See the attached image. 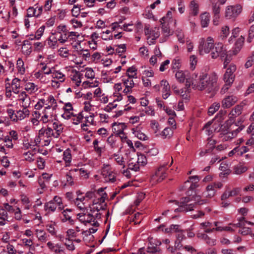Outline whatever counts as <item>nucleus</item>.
Listing matches in <instances>:
<instances>
[{"mask_svg": "<svg viewBox=\"0 0 254 254\" xmlns=\"http://www.w3.org/2000/svg\"><path fill=\"white\" fill-rule=\"evenodd\" d=\"M39 136H40V138L42 136L47 137V139L45 140V145H49L52 140V138H55L54 131H53V130H52L48 125L47 128H42L39 130Z\"/></svg>", "mask_w": 254, "mask_h": 254, "instance_id": "nucleus-12", "label": "nucleus"}, {"mask_svg": "<svg viewBox=\"0 0 254 254\" xmlns=\"http://www.w3.org/2000/svg\"><path fill=\"white\" fill-rule=\"evenodd\" d=\"M63 159L65 161V166H68L72 159L71 150L69 149H67L64 152Z\"/></svg>", "mask_w": 254, "mask_h": 254, "instance_id": "nucleus-40", "label": "nucleus"}, {"mask_svg": "<svg viewBox=\"0 0 254 254\" xmlns=\"http://www.w3.org/2000/svg\"><path fill=\"white\" fill-rule=\"evenodd\" d=\"M48 127L53 130L55 134V138H59L63 131V125L59 121L54 119V121L48 124Z\"/></svg>", "mask_w": 254, "mask_h": 254, "instance_id": "nucleus-10", "label": "nucleus"}, {"mask_svg": "<svg viewBox=\"0 0 254 254\" xmlns=\"http://www.w3.org/2000/svg\"><path fill=\"white\" fill-rule=\"evenodd\" d=\"M234 79V74H229L225 72L224 75V80L225 82V84L222 88V90H224V91L228 90L230 86L233 83Z\"/></svg>", "mask_w": 254, "mask_h": 254, "instance_id": "nucleus-27", "label": "nucleus"}, {"mask_svg": "<svg viewBox=\"0 0 254 254\" xmlns=\"http://www.w3.org/2000/svg\"><path fill=\"white\" fill-rule=\"evenodd\" d=\"M98 227H93L90 228L87 230L83 231L81 233L83 240L85 242H89L93 241L94 237L92 234L97 231Z\"/></svg>", "mask_w": 254, "mask_h": 254, "instance_id": "nucleus-18", "label": "nucleus"}, {"mask_svg": "<svg viewBox=\"0 0 254 254\" xmlns=\"http://www.w3.org/2000/svg\"><path fill=\"white\" fill-rule=\"evenodd\" d=\"M237 101L238 98L236 96H228L222 101V107L224 108H229L234 105Z\"/></svg>", "mask_w": 254, "mask_h": 254, "instance_id": "nucleus-20", "label": "nucleus"}, {"mask_svg": "<svg viewBox=\"0 0 254 254\" xmlns=\"http://www.w3.org/2000/svg\"><path fill=\"white\" fill-rule=\"evenodd\" d=\"M166 169L165 165L160 166L154 174L152 175V180L157 182H161L166 177Z\"/></svg>", "mask_w": 254, "mask_h": 254, "instance_id": "nucleus-15", "label": "nucleus"}, {"mask_svg": "<svg viewBox=\"0 0 254 254\" xmlns=\"http://www.w3.org/2000/svg\"><path fill=\"white\" fill-rule=\"evenodd\" d=\"M70 212V210L66 209L64 210L62 212L63 216L61 217V219L63 222H65L68 221L69 223L71 225L74 224V221L71 219V216L69 215V213Z\"/></svg>", "mask_w": 254, "mask_h": 254, "instance_id": "nucleus-34", "label": "nucleus"}, {"mask_svg": "<svg viewBox=\"0 0 254 254\" xmlns=\"http://www.w3.org/2000/svg\"><path fill=\"white\" fill-rule=\"evenodd\" d=\"M132 133L135 136L138 138L140 140H146L147 139V136L144 133L141 132L138 127H133L131 129Z\"/></svg>", "mask_w": 254, "mask_h": 254, "instance_id": "nucleus-37", "label": "nucleus"}, {"mask_svg": "<svg viewBox=\"0 0 254 254\" xmlns=\"http://www.w3.org/2000/svg\"><path fill=\"white\" fill-rule=\"evenodd\" d=\"M150 126L156 136H159L161 132L160 131V127L159 123L154 120L151 121Z\"/></svg>", "mask_w": 254, "mask_h": 254, "instance_id": "nucleus-47", "label": "nucleus"}, {"mask_svg": "<svg viewBox=\"0 0 254 254\" xmlns=\"http://www.w3.org/2000/svg\"><path fill=\"white\" fill-rule=\"evenodd\" d=\"M126 74L127 77L130 78H137V69L134 66H132L128 68L126 71Z\"/></svg>", "mask_w": 254, "mask_h": 254, "instance_id": "nucleus-43", "label": "nucleus"}, {"mask_svg": "<svg viewBox=\"0 0 254 254\" xmlns=\"http://www.w3.org/2000/svg\"><path fill=\"white\" fill-rule=\"evenodd\" d=\"M52 77L54 79H59L60 82H62L65 79V75L62 72L59 70H56L54 69L52 74Z\"/></svg>", "mask_w": 254, "mask_h": 254, "instance_id": "nucleus-46", "label": "nucleus"}, {"mask_svg": "<svg viewBox=\"0 0 254 254\" xmlns=\"http://www.w3.org/2000/svg\"><path fill=\"white\" fill-rule=\"evenodd\" d=\"M105 197L101 196L98 197L97 199H94L92 201V204L90 202V206L89 207L90 211L94 214L99 213L100 214V218L102 214V211H104L106 207V204L104 203Z\"/></svg>", "mask_w": 254, "mask_h": 254, "instance_id": "nucleus-5", "label": "nucleus"}, {"mask_svg": "<svg viewBox=\"0 0 254 254\" xmlns=\"http://www.w3.org/2000/svg\"><path fill=\"white\" fill-rule=\"evenodd\" d=\"M175 77L180 83H183L186 80V83L190 81L192 84L193 79L196 78L197 76L195 74H191L188 70H179L176 73Z\"/></svg>", "mask_w": 254, "mask_h": 254, "instance_id": "nucleus-7", "label": "nucleus"}, {"mask_svg": "<svg viewBox=\"0 0 254 254\" xmlns=\"http://www.w3.org/2000/svg\"><path fill=\"white\" fill-rule=\"evenodd\" d=\"M173 134V131L170 127H166L160 133L159 136L163 138H170Z\"/></svg>", "mask_w": 254, "mask_h": 254, "instance_id": "nucleus-42", "label": "nucleus"}, {"mask_svg": "<svg viewBox=\"0 0 254 254\" xmlns=\"http://www.w3.org/2000/svg\"><path fill=\"white\" fill-rule=\"evenodd\" d=\"M122 81L126 87L132 88L134 86V83L132 78L124 77L123 78Z\"/></svg>", "mask_w": 254, "mask_h": 254, "instance_id": "nucleus-58", "label": "nucleus"}, {"mask_svg": "<svg viewBox=\"0 0 254 254\" xmlns=\"http://www.w3.org/2000/svg\"><path fill=\"white\" fill-rule=\"evenodd\" d=\"M17 100L20 105L22 107L27 109L30 107L31 103V98L26 91H21L18 94Z\"/></svg>", "mask_w": 254, "mask_h": 254, "instance_id": "nucleus-11", "label": "nucleus"}, {"mask_svg": "<svg viewBox=\"0 0 254 254\" xmlns=\"http://www.w3.org/2000/svg\"><path fill=\"white\" fill-rule=\"evenodd\" d=\"M58 42H59V40L56 36L55 34L54 33H52V35L49 36L47 40L48 46L50 48L55 49L58 47Z\"/></svg>", "mask_w": 254, "mask_h": 254, "instance_id": "nucleus-29", "label": "nucleus"}, {"mask_svg": "<svg viewBox=\"0 0 254 254\" xmlns=\"http://www.w3.org/2000/svg\"><path fill=\"white\" fill-rule=\"evenodd\" d=\"M21 80L18 78H14L11 83H9V88L12 90L13 93L15 94H19L20 89L21 88Z\"/></svg>", "mask_w": 254, "mask_h": 254, "instance_id": "nucleus-23", "label": "nucleus"}, {"mask_svg": "<svg viewBox=\"0 0 254 254\" xmlns=\"http://www.w3.org/2000/svg\"><path fill=\"white\" fill-rule=\"evenodd\" d=\"M190 14L195 16L199 12V5L197 2L194 0H191L190 4Z\"/></svg>", "mask_w": 254, "mask_h": 254, "instance_id": "nucleus-36", "label": "nucleus"}, {"mask_svg": "<svg viewBox=\"0 0 254 254\" xmlns=\"http://www.w3.org/2000/svg\"><path fill=\"white\" fill-rule=\"evenodd\" d=\"M39 89L37 84L33 82H28L24 84V91L28 94H35Z\"/></svg>", "mask_w": 254, "mask_h": 254, "instance_id": "nucleus-25", "label": "nucleus"}, {"mask_svg": "<svg viewBox=\"0 0 254 254\" xmlns=\"http://www.w3.org/2000/svg\"><path fill=\"white\" fill-rule=\"evenodd\" d=\"M221 175H228L230 173L229 165L225 162H222L219 167Z\"/></svg>", "mask_w": 254, "mask_h": 254, "instance_id": "nucleus-50", "label": "nucleus"}, {"mask_svg": "<svg viewBox=\"0 0 254 254\" xmlns=\"http://www.w3.org/2000/svg\"><path fill=\"white\" fill-rule=\"evenodd\" d=\"M197 186V184L191 182L189 187V190L187 192V194L190 195L189 196L182 198L180 202L176 200L169 201L170 203L174 202L176 205L179 206L178 208L175 209V212L191 211L193 209L195 204L201 205L206 202L205 199H201L199 195H192L193 190Z\"/></svg>", "mask_w": 254, "mask_h": 254, "instance_id": "nucleus-1", "label": "nucleus"}, {"mask_svg": "<svg viewBox=\"0 0 254 254\" xmlns=\"http://www.w3.org/2000/svg\"><path fill=\"white\" fill-rule=\"evenodd\" d=\"M41 141L40 136L37 135L34 139L29 140H24L23 141V146L26 149L32 148L33 147L38 146Z\"/></svg>", "mask_w": 254, "mask_h": 254, "instance_id": "nucleus-22", "label": "nucleus"}, {"mask_svg": "<svg viewBox=\"0 0 254 254\" xmlns=\"http://www.w3.org/2000/svg\"><path fill=\"white\" fill-rule=\"evenodd\" d=\"M201 27H207L210 22V16L209 13L205 12L200 15Z\"/></svg>", "mask_w": 254, "mask_h": 254, "instance_id": "nucleus-31", "label": "nucleus"}, {"mask_svg": "<svg viewBox=\"0 0 254 254\" xmlns=\"http://www.w3.org/2000/svg\"><path fill=\"white\" fill-rule=\"evenodd\" d=\"M58 207V209L62 210L64 209L62 198L58 196H55L53 199L51 200Z\"/></svg>", "mask_w": 254, "mask_h": 254, "instance_id": "nucleus-61", "label": "nucleus"}, {"mask_svg": "<svg viewBox=\"0 0 254 254\" xmlns=\"http://www.w3.org/2000/svg\"><path fill=\"white\" fill-rule=\"evenodd\" d=\"M243 106L237 105L235 108L232 109L230 113V115H231L232 117H236L241 114Z\"/></svg>", "mask_w": 254, "mask_h": 254, "instance_id": "nucleus-54", "label": "nucleus"}, {"mask_svg": "<svg viewBox=\"0 0 254 254\" xmlns=\"http://www.w3.org/2000/svg\"><path fill=\"white\" fill-rule=\"evenodd\" d=\"M111 158L114 159L117 163L123 166V168L125 167V161L124 157L119 153H114L111 156Z\"/></svg>", "mask_w": 254, "mask_h": 254, "instance_id": "nucleus-39", "label": "nucleus"}, {"mask_svg": "<svg viewBox=\"0 0 254 254\" xmlns=\"http://www.w3.org/2000/svg\"><path fill=\"white\" fill-rule=\"evenodd\" d=\"M35 153L29 151L23 154L24 160L29 162H32L35 160Z\"/></svg>", "mask_w": 254, "mask_h": 254, "instance_id": "nucleus-53", "label": "nucleus"}, {"mask_svg": "<svg viewBox=\"0 0 254 254\" xmlns=\"http://www.w3.org/2000/svg\"><path fill=\"white\" fill-rule=\"evenodd\" d=\"M101 175L106 182L113 183L116 181V174L109 165H103Z\"/></svg>", "mask_w": 254, "mask_h": 254, "instance_id": "nucleus-6", "label": "nucleus"}, {"mask_svg": "<svg viewBox=\"0 0 254 254\" xmlns=\"http://www.w3.org/2000/svg\"><path fill=\"white\" fill-rule=\"evenodd\" d=\"M44 115L41 117L40 121H42L43 123H48L49 124L50 122L54 121L53 117L51 115V112H44Z\"/></svg>", "mask_w": 254, "mask_h": 254, "instance_id": "nucleus-45", "label": "nucleus"}, {"mask_svg": "<svg viewBox=\"0 0 254 254\" xmlns=\"http://www.w3.org/2000/svg\"><path fill=\"white\" fill-rule=\"evenodd\" d=\"M47 246L50 252L53 254H65L64 248L60 244L48 242Z\"/></svg>", "mask_w": 254, "mask_h": 254, "instance_id": "nucleus-16", "label": "nucleus"}, {"mask_svg": "<svg viewBox=\"0 0 254 254\" xmlns=\"http://www.w3.org/2000/svg\"><path fill=\"white\" fill-rule=\"evenodd\" d=\"M220 108V104L218 103H214L208 109V114L209 116L213 115Z\"/></svg>", "mask_w": 254, "mask_h": 254, "instance_id": "nucleus-57", "label": "nucleus"}, {"mask_svg": "<svg viewBox=\"0 0 254 254\" xmlns=\"http://www.w3.org/2000/svg\"><path fill=\"white\" fill-rule=\"evenodd\" d=\"M214 40L211 37H208L205 40L201 38L199 40L198 52L200 55H203L209 53L214 45Z\"/></svg>", "mask_w": 254, "mask_h": 254, "instance_id": "nucleus-4", "label": "nucleus"}, {"mask_svg": "<svg viewBox=\"0 0 254 254\" xmlns=\"http://www.w3.org/2000/svg\"><path fill=\"white\" fill-rule=\"evenodd\" d=\"M112 127L114 130V133L118 134L124 131L127 127V126L124 123H114L112 124Z\"/></svg>", "mask_w": 254, "mask_h": 254, "instance_id": "nucleus-32", "label": "nucleus"}, {"mask_svg": "<svg viewBox=\"0 0 254 254\" xmlns=\"http://www.w3.org/2000/svg\"><path fill=\"white\" fill-rule=\"evenodd\" d=\"M172 19V12L169 10L167 12L166 15L163 17L160 20L161 24L165 23L166 22H170Z\"/></svg>", "mask_w": 254, "mask_h": 254, "instance_id": "nucleus-62", "label": "nucleus"}, {"mask_svg": "<svg viewBox=\"0 0 254 254\" xmlns=\"http://www.w3.org/2000/svg\"><path fill=\"white\" fill-rule=\"evenodd\" d=\"M216 190L214 188L213 186L211 184L207 186L206 189V190L204 191L202 195L204 197L211 198L214 196L215 194Z\"/></svg>", "mask_w": 254, "mask_h": 254, "instance_id": "nucleus-35", "label": "nucleus"}, {"mask_svg": "<svg viewBox=\"0 0 254 254\" xmlns=\"http://www.w3.org/2000/svg\"><path fill=\"white\" fill-rule=\"evenodd\" d=\"M237 220L238 222L236 224H231L230 223L229 225H232L236 227H242L243 226H245L246 223L248 224L249 225H254V223L251 222L246 221L244 217L242 216L238 218Z\"/></svg>", "mask_w": 254, "mask_h": 254, "instance_id": "nucleus-38", "label": "nucleus"}, {"mask_svg": "<svg viewBox=\"0 0 254 254\" xmlns=\"http://www.w3.org/2000/svg\"><path fill=\"white\" fill-rule=\"evenodd\" d=\"M160 87L162 93V97L164 99H167L171 95L170 86L169 82L166 80L160 81Z\"/></svg>", "mask_w": 254, "mask_h": 254, "instance_id": "nucleus-19", "label": "nucleus"}, {"mask_svg": "<svg viewBox=\"0 0 254 254\" xmlns=\"http://www.w3.org/2000/svg\"><path fill=\"white\" fill-rule=\"evenodd\" d=\"M243 41L239 39L235 43V47L233 48V53L234 55H237L241 50L243 46Z\"/></svg>", "mask_w": 254, "mask_h": 254, "instance_id": "nucleus-60", "label": "nucleus"}, {"mask_svg": "<svg viewBox=\"0 0 254 254\" xmlns=\"http://www.w3.org/2000/svg\"><path fill=\"white\" fill-rule=\"evenodd\" d=\"M212 124V121H209L203 127V130L204 131L205 134L211 137L216 129V127Z\"/></svg>", "mask_w": 254, "mask_h": 254, "instance_id": "nucleus-28", "label": "nucleus"}, {"mask_svg": "<svg viewBox=\"0 0 254 254\" xmlns=\"http://www.w3.org/2000/svg\"><path fill=\"white\" fill-rule=\"evenodd\" d=\"M97 193H96V191H89L86 193L85 195L83 197H85L86 198V200H88V202H90V203L92 202L91 199L93 198H97L99 197L97 195Z\"/></svg>", "mask_w": 254, "mask_h": 254, "instance_id": "nucleus-59", "label": "nucleus"}, {"mask_svg": "<svg viewBox=\"0 0 254 254\" xmlns=\"http://www.w3.org/2000/svg\"><path fill=\"white\" fill-rule=\"evenodd\" d=\"M79 221L85 225H91L93 227H99V223L98 221L100 219V214L96 213L94 214L92 211H88V209L84 210L77 215Z\"/></svg>", "mask_w": 254, "mask_h": 254, "instance_id": "nucleus-3", "label": "nucleus"}, {"mask_svg": "<svg viewBox=\"0 0 254 254\" xmlns=\"http://www.w3.org/2000/svg\"><path fill=\"white\" fill-rule=\"evenodd\" d=\"M16 68L20 74L23 75L25 73V69L24 62L21 58H19L17 61Z\"/></svg>", "mask_w": 254, "mask_h": 254, "instance_id": "nucleus-49", "label": "nucleus"}, {"mask_svg": "<svg viewBox=\"0 0 254 254\" xmlns=\"http://www.w3.org/2000/svg\"><path fill=\"white\" fill-rule=\"evenodd\" d=\"M100 37L105 41H110L113 39L112 32L110 30H106L100 33Z\"/></svg>", "mask_w": 254, "mask_h": 254, "instance_id": "nucleus-44", "label": "nucleus"}, {"mask_svg": "<svg viewBox=\"0 0 254 254\" xmlns=\"http://www.w3.org/2000/svg\"><path fill=\"white\" fill-rule=\"evenodd\" d=\"M41 65H42V67L41 68V71L43 72L44 74L46 75L52 74L53 71L55 69L53 67H49L47 64H45L43 63H41Z\"/></svg>", "mask_w": 254, "mask_h": 254, "instance_id": "nucleus-55", "label": "nucleus"}, {"mask_svg": "<svg viewBox=\"0 0 254 254\" xmlns=\"http://www.w3.org/2000/svg\"><path fill=\"white\" fill-rule=\"evenodd\" d=\"M242 11V6L240 4L228 6L225 10V17L229 19H235Z\"/></svg>", "mask_w": 254, "mask_h": 254, "instance_id": "nucleus-8", "label": "nucleus"}, {"mask_svg": "<svg viewBox=\"0 0 254 254\" xmlns=\"http://www.w3.org/2000/svg\"><path fill=\"white\" fill-rule=\"evenodd\" d=\"M229 34V27L228 26H224L221 28L219 37L221 40L225 39Z\"/></svg>", "mask_w": 254, "mask_h": 254, "instance_id": "nucleus-51", "label": "nucleus"}, {"mask_svg": "<svg viewBox=\"0 0 254 254\" xmlns=\"http://www.w3.org/2000/svg\"><path fill=\"white\" fill-rule=\"evenodd\" d=\"M57 206L52 200L46 203L44 205V209L48 213L54 212L56 210Z\"/></svg>", "mask_w": 254, "mask_h": 254, "instance_id": "nucleus-41", "label": "nucleus"}, {"mask_svg": "<svg viewBox=\"0 0 254 254\" xmlns=\"http://www.w3.org/2000/svg\"><path fill=\"white\" fill-rule=\"evenodd\" d=\"M35 234L38 240L42 243H45L48 240L49 235L44 230L37 229Z\"/></svg>", "mask_w": 254, "mask_h": 254, "instance_id": "nucleus-33", "label": "nucleus"}, {"mask_svg": "<svg viewBox=\"0 0 254 254\" xmlns=\"http://www.w3.org/2000/svg\"><path fill=\"white\" fill-rule=\"evenodd\" d=\"M127 166L129 170L134 171L138 170L139 164L137 159V154L135 152L129 154Z\"/></svg>", "mask_w": 254, "mask_h": 254, "instance_id": "nucleus-14", "label": "nucleus"}, {"mask_svg": "<svg viewBox=\"0 0 254 254\" xmlns=\"http://www.w3.org/2000/svg\"><path fill=\"white\" fill-rule=\"evenodd\" d=\"M144 32L145 35L147 36V42L149 45L154 44L156 39L161 36L159 29L156 27L150 29L148 27L146 26L144 28Z\"/></svg>", "mask_w": 254, "mask_h": 254, "instance_id": "nucleus-9", "label": "nucleus"}, {"mask_svg": "<svg viewBox=\"0 0 254 254\" xmlns=\"http://www.w3.org/2000/svg\"><path fill=\"white\" fill-rule=\"evenodd\" d=\"M30 114V111L27 108H24L19 110L16 112V122L18 121H21L26 117H28Z\"/></svg>", "mask_w": 254, "mask_h": 254, "instance_id": "nucleus-30", "label": "nucleus"}, {"mask_svg": "<svg viewBox=\"0 0 254 254\" xmlns=\"http://www.w3.org/2000/svg\"><path fill=\"white\" fill-rule=\"evenodd\" d=\"M211 56L213 59H216L219 57H224L226 55V52L223 50V45L221 43H218L215 46L213 45L211 50Z\"/></svg>", "mask_w": 254, "mask_h": 254, "instance_id": "nucleus-17", "label": "nucleus"}, {"mask_svg": "<svg viewBox=\"0 0 254 254\" xmlns=\"http://www.w3.org/2000/svg\"><path fill=\"white\" fill-rule=\"evenodd\" d=\"M56 36L57 37L59 42L61 44H64L66 42L69 38V36H68V33H60L57 34V33H55Z\"/></svg>", "mask_w": 254, "mask_h": 254, "instance_id": "nucleus-52", "label": "nucleus"}, {"mask_svg": "<svg viewBox=\"0 0 254 254\" xmlns=\"http://www.w3.org/2000/svg\"><path fill=\"white\" fill-rule=\"evenodd\" d=\"M2 140L5 143L4 145L8 148H12L13 147V143L12 140L8 136L6 135L2 138Z\"/></svg>", "mask_w": 254, "mask_h": 254, "instance_id": "nucleus-64", "label": "nucleus"}, {"mask_svg": "<svg viewBox=\"0 0 254 254\" xmlns=\"http://www.w3.org/2000/svg\"><path fill=\"white\" fill-rule=\"evenodd\" d=\"M236 136V133L232 132V131H228L225 133H224L221 136V138L223 141H227L231 140L232 138Z\"/></svg>", "mask_w": 254, "mask_h": 254, "instance_id": "nucleus-56", "label": "nucleus"}, {"mask_svg": "<svg viewBox=\"0 0 254 254\" xmlns=\"http://www.w3.org/2000/svg\"><path fill=\"white\" fill-rule=\"evenodd\" d=\"M162 32L161 37L160 38V42L163 43L166 41L167 38L172 34V32L170 31V28L168 25L165 23L161 24Z\"/></svg>", "mask_w": 254, "mask_h": 254, "instance_id": "nucleus-21", "label": "nucleus"}, {"mask_svg": "<svg viewBox=\"0 0 254 254\" xmlns=\"http://www.w3.org/2000/svg\"><path fill=\"white\" fill-rule=\"evenodd\" d=\"M80 231V229L78 226H76L75 230L72 229H68L66 233L67 235L70 237H76L78 236V232Z\"/></svg>", "mask_w": 254, "mask_h": 254, "instance_id": "nucleus-63", "label": "nucleus"}, {"mask_svg": "<svg viewBox=\"0 0 254 254\" xmlns=\"http://www.w3.org/2000/svg\"><path fill=\"white\" fill-rule=\"evenodd\" d=\"M74 203L82 211L88 209L90 206V202H88L85 197H83L81 195H78L77 197L74 200Z\"/></svg>", "mask_w": 254, "mask_h": 254, "instance_id": "nucleus-13", "label": "nucleus"}, {"mask_svg": "<svg viewBox=\"0 0 254 254\" xmlns=\"http://www.w3.org/2000/svg\"><path fill=\"white\" fill-rule=\"evenodd\" d=\"M217 80V76L215 73L208 74L202 73L196 79H193L191 86L194 89L200 91L206 89L210 91L215 86Z\"/></svg>", "mask_w": 254, "mask_h": 254, "instance_id": "nucleus-2", "label": "nucleus"}, {"mask_svg": "<svg viewBox=\"0 0 254 254\" xmlns=\"http://www.w3.org/2000/svg\"><path fill=\"white\" fill-rule=\"evenodd\" d=\"M248 168L246 166L243 164H239L234 167V172L235 174L240 175L247 170Z\"/></svg>", "mask_w": 254, "mask_h": 254, "instance_id": "nucleus-48", "label": "nucleus"}, {"mask_svg": "<svg viewBox=\"0 0 254 254\" xmlns=\"http://www.w3.org/2000/svg\"><path fill=\"white\" fill-rule=\"evenodd\" d=\"M191 86V84L190 83V81H188L186 83L185 87L179 90V93L177 95H180L184 99L188 100L190 97Z\"/></svg>", "mask_w": 254, "mask_h": 254, "instance_id": "nucleus-24", "label": "nucleus"}, {"mask_svg": "<svg viewBox=\"0 0 254 254\" xmlns=\"http://www.w3.org/2000/svg\"><path fill=\"white\" fill-rule=\"evenodd\" d=\"M64 112L62 114V117L64 119H70L72 115L73 108L72 104L69 103H66L63 108Z\"/></svg>", "mask_w": 254, "mask_h": 254, "instance_id": "nucleus-26", "label": "nucleus"}]
</instances>
